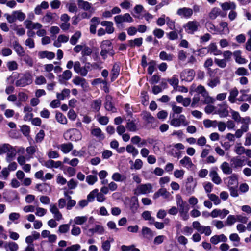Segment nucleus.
<instances>
[{
	"label": "nucleus",
	"mask_w": 251,
	"mask_h": 251,
	"mask_svg": "<svg viewBox=\"0 0 251 251\" xmlns=\"http://www.w3.org/2000/svg\"><path fill=\"white\" fill-rule=\"evenodd\" d=\"M15 19L20 21H23L25 18V15L20 10L13 11Z\"/></svg>",
	"instance_id": "63"
},
{
	"label": "nucleus",
	"mask_w": 251,
	"mask_h": 251,
	"mask_svg": "<svg viewBox=\"0 0 251 251\" xmlns=\"http://www.w3.org/2000/svg\"><path fill=\"white\" fill-rule=\"evenodd\" d=\"M64 137L66 140L70 139L72 141H77L81 139L82 135L80 131L76 129H70L65 132Z\"/></svg>",
	"instance_id": "2"
},
{
	"label": "nucleus",
	"mask_w": 251,
	"mask_h": 251,
	"mask_svg": "<svg viewBox=\"0 0 251 251\" xmlns=\"http://www.w3.org/2000/svg\"><path fill=\"white\" fill-rule=\"evenodd\" d=\"M70 93L69 89H64L60 93H57V98L59 100H63L70 95Z\"/></svg>",
	"instance_id": "48"
},
{
	"label": "nucleus",
	"mask_w": 251,
	"mask_h": 251,
	"mask_svg": "<svg viewBox=\"0 0 251 251\" xmlns=\"http://www.w3.org/2000/svg\"><path fill=\"white\" fill-rule=\"evenodd\" d=\"M217 122L216 120H210L209 119H206L203 121V125L205 128H208L210 127H216L217 125Z\"/></svg>",
	"instance_id": "49"
},
{
	"label": "nucleus",
	"mask_w": 251,
	"mask_h": 251,
	"mask_svg": "<svg viewBox=\"0 0 251 251\" xmlns=\"http://www.w3.org/2000/svg\"><path fill=\"white\" fill-rule=\"evenodd\" d=\"M218 108L216 109L214 114H218L221 118H226L229 114L228 106L226 103H223L218 105Z\"/></svg>",
	"instance_id": "9"
},
{
	"label": "nucleus",
	"mask_w": 251,
	"mask_h": 251,
	"mask_svg": "<svg viewBox=\"0 0 251 251\" xmlns=\"http://www.w3.org/2000/svg\"><path fill=\"white\" fill-rule=\"evenodd\" d=\"M100 24L102 26L106 27V31L107 33L111 34L114 32V28L113 27V24L112 22L103 21L101 22Z\"/></svg>",
	"instance_id": "30"
},
{
	"label": "nucleus",
	"mask_w": 251,
	"mask_h": 251,
	"mask_svg": "<svg viewBox=\"0 0 251 251\" xmlns=\"http://www.w3.org/2000/svg\"><path fill=\"white\" fill-rule=\"evenodd\" d=\"M88 220L87 216H76L74 219V225H81L84 224Z\"/></svg>",
	"instance_id": "42"
},
{
	"label": "nucleus",
	"mask_w": 251,
	"mask_h": 251,
	"mask_svg": "<svg viewBox=\"0 0 251 251\" xmlns=\"http://www.w3.org/2000/svg\"><path fill=\"white\" fill-rule=\"evenodd\" d=\"M229 213V211L226 209L222 210L215 209L210 213V216L212 218L219 217L221 219H224Z\"/></svg>",
	"instance_id": "14"
},
{
	"label": "nucleus",
	"mask_w": 251,
	"mask_h": 251,
	"mask_svg": "<svg viewBox=\"0 0 251 251\" xmlns=\"http://www.w3.org/2000/svg\"><path fill=\"white\" fill-rule=\"evenodd\" d=\"M192 226L200 233L204 234L205 236H210L212 233V230L210 226L201 225L198 221L193 222Z\"/></svg>",
	"instance_id": "3"
},
{
	"label": "nucleus",
	"mask_w": 251,
	"mask_h": 251,
	"mask_svg": "<svg viewBox=\"0 0 251 251\" xmlns=\"http://www.w3.org/2000/svg\"><path fill=\"white\" fill-rule=\"evenodd\" d=\"M176 14L181 18H189L193 15V9L188 7L179 8Z\"/></svg>",
	"instance_id": "13"
},
{
	"label": "nucleus",
	"mask_w": 251,
	"mask_h": 251,
	"mask_svg": "<svg viewBox=\"0 0 251 251\" xmlns=\"http://www.w3.org/2000/svg\"><path fill=\"white\" fill-rule=\"evenodd\" d=\"M75 169L72 167H66L64 170V173L69 177L74 176L75 174Z\"/></svg>",
	"instance_id": "57"
},
{
	"label": "nucleus",
	"mask_w": 251,
	"mask_h": 251,
	"mask_svg": "<svg viewBox=\"0 0 251 251\" xmlns=\"http://www.w3.org/2000/svg\"><path fill=\"white\" fill-rule=\"evenodd\" d=\"M38 56L39 58L41 59L47 58L48 59L51 60L54 58L55 54L52 52L48 51H42L39 52Z\"/></svg>",
	"instance_id": "36"
},
{
	"label": "nucleus",
	"mask_w": 251,
	"mask_h": 251,
	"mask_svg": "<svg viewBox=\"0 0 251 251\" xmlns=\"http://www.w3.org/2000/svg\"><path fill=\"white\" fill-rule=\"evenodd\" d=\"M105 108L107 110L112 112H116V109L112 102V98L110 96L107 95L106 97Z\"/></svg>",
	"instance_id": "24"
},
{
	"label": "nucleus",
	"mask_w": 251,
	"mask_h": 251,
	"mask_svg": "<svg viewBox=\"0 0 251 251\" xmlns=\"http://www.w3.org/2000/svg\"><path fill=\"white\" fill-rule=\"evenodd\" d=\"M221 6L223 10H234L236 7V4L233 2H224L221 4Z\"/></svg>",
	"instance_id": "44"
},
{
	"label": "nucleus",
	"mask_w": 251,
	"mask_h": 251,
	"mask_svg": "<svg viewBox=\"0 0 251 251\" xmlns=\"http://www.w3.org/2000/svg\"><path fill=\"white\" fill-rule=\"evenodd\" d=\"M188 180L189 182L187 183L186 185V191H187L188 193L191 194L194 191V189L196 184V183H194L192 182V178L188 179Z\"/></svg>",
	"instance_id": "52"
},
{
	"label": "nucleus",
	"mask_w": 251,
	"mask_h": 251,
	"mask_svg": "<svg viewBox=\"0 0 251 251\" xmlns=\"http://www.w3.org/2000/svg\"><path fill=\"white\" fill-rule=\"evenodd\" d=\"M220 80L219 77L210 78L207 82V85L211 88H213L220 84Z\"/></svg>",
	"instance_id": "40"
},
{
	"label": "nucleus",
	"mask_w": 251,
	"mask_h": 251,
	"mask_svg": "<svg viewBox=\"0 0 251 251\" xmlns=\"http://www.w3.org/2000/svg\"><path fill=\"white\" fill-rule=\"evenodd\" d=\"M55 118L57 121L61 124L65 125L67 123V118L60 112L56 113Z\"/></svg>",
	"instance_id": "53"
},
{
	"label": "nucleus",
	"mask_w": 251,
	"mask_h": 251,
	"mask_svg": "<svg viewBox=\"0 0 251 251\" xmlns=\"http://www.w3.org/2000/svg\"><path fill=\"white\" fill-rule=\"evenodd\" d=\"M199 26V22L195 20L189 21L183 25V28L185 31L187 33L191 34H193L196 32Z\"/></svg>",
	"instance_id": "5"
},
{
	"label": "nucleus",
	"mask_w": 251,
	"mask_h": 251,
	"mask_svg": "<svg viewBox=\"0 0 251 251\" xmlns=\"http://www.w3.org/2000/svg\"><path fill=\"white\" fill-rule=\"evenodd\" d=\"M227 241V237L224 234L214 235L210 238V242L214 245H216L220 242H226Z\"/></svg>",
	"instance_id": "23"
},
{
	"label": "nucleus",
	"mask_w": 251,
	"mask_h": 251,
	"mask_svg": "<svg viewBox=\"0 0 251 251\" xmlns=\"http://www.w3.org/2000/svg\"><path fill=\"white\" fill-rule=\"evenodd\" d=\"M142 234L145 238L150 239L153 236L152 231L147 227H143L142 229Z\"/></svg>",
	"instance_id": "41"
},
{
	"label": "nucleus",
	"mask_w": 251,
	"mask_h": 251,
	"mask_svg": "<svg viewBox=\"0 0 251 251\" xmlns=\"http://www.w3.org/2000/svg\"><path fill=\"white\" fill-rule=\"evenodd\" d=\"M209 176L211 177V180L215 184L219 185L222 182V179L219 176L218 173L215 170H211L209 173Z\"/></svg>",
	"instance_id": "27"
},
{
	"label": "nucleus",
	"mask_w": 251,
	"mask_h": 251,
	"mask_svg": "<svg viewBox=\"0 0 251 251\" xmlns=\"http://www.w3.org/2000/svg\"><path fill=\"white\" fill-rule=\"evenodd\" d=\"M230 113L231 114V117L233 120L237 123H241L242 125L244 124V123L243 122V119L247 117L248 116H246L245 117H241L240 115L238 112L234 111L233 110H231Z\"/></svg>",
	"instance_id": "34"
},
{
	"label": "nucleus",
	"mask_w": 251,
	"mask_h": 251,
	"mask_svg": "<svg viewBox=\"0 0 251 251\" xmlns=\"http://www.w3.org/2000/svg\"><path fill=\"white\" fill-rule=\"evenodd\" d=\"M189 123L185 116L182 114L180 115L177 118L174 117L170 121V124L175 127H179L181 125L186 126Z\"/></svg>",
	"instance_id": "6"
},
{
	"label": "nucleus",
	"mask_w": 251,
	"mask_h": 251,
	"mask_svg": "<svg viewBox=\"0 0 251 251\" xmlns=\"http://www.w3.org/2000/svg\"><path fill=\"white\" fill-rule=\"evenodd\" d=\"M16 150L13 147H11V149L7 152V156L6 157V160L7 162H10L13 158L16 155Z\"/></svg>",
	"instance_id": "51"
},
{
	"label": "nucleus",
	"mask_w": 251,
	"mask_h": 251,
	"mask_svg": "<svg viewBox=\"0 0 251 251\" xmlns=\"http://www.w3.org/2000/svg\"><path fill=\"white\" fill-rule=\"evenodd\" d=\"M25 27L28 30L40 29L42 25L39 23H34L30 20H26L24 22Z\"/></svg>",
	"instance_id": "15"
},
{
	"label": "nucleus",
	"mask_w": 251,
	"mask_h": 251,
	"mask_svg": "<svg viewBox=\"0 0 251 251\" xmlns=\"http://www.w3.org/2000/svg\"><path fill=\"white\" fill-rule=\"evenodd\" d=\"M72 75V73L70 70L64 71L62 74L59 76V81L60 83H63L65 81L70 79Z\"/></svg>",
	"instance_id": "29"
},
{
	"label": "nucleus",
	"mask_w": 251,
	"mask_h": 251,
	"mask_svg": "<svg viewBox=\"0 0 251 251\" xmlns=\"http://www.w3.org/2000/svg\"><path fill=\"white\" fill-rule=\"evenodd\" d=\"M142 217L145 220L149 221L151 223L154 222V218L151 216V212L149 211H145L142 214Z\"/></svg>",
	"instance_id": "60"
},
{
	"label": "nucleus",
	"mask_w": 251,
	"mask_h": 251,
	"mask_svg": "<svg viewBox=\"0 0 251 251\" xmlns=\"http://www.w3.org/2000/svg\"><path fill=\"white\" fill-rule=\"evenodd\" d=\"M72 82L76 85H80L84 89H87L88 86L85 79L79 76L75 77Z\"/></svg>",
	"instance_id": "21"
},
{
	"label": "nucleus",
	"mask_w": 251,
	"mask_h": 251,
	"mask_svg": "<svg viewBox=\"0 0 251 251\" xmlns=\"http://www.w3.org/2000/svg\"><path fill=\"white\" fill-rule=\"evenodd\" d=\"M251 119L250 117H247L243 119V122L244 124L242 125L241 128L237 129L236 131L235 134H234L235 137L239 138H240L244 133L247 132L249 129V125L251 123Z\"/></svg>",
	"instance_id": "7"
},
{
	"label": "nucleus",
	"mask_w": 251,
	"mask_h": 251,
	"mask_svg": "<svg viewBox=\"0 0 251 251\" xmlns=\"http://www.w3.org/2000/svg\"><path fill=\"white\" fill-rule=\"evenodd\" d=\"M77 4L79 8L88 11L91 8V4L83 0H77Z\"/></svg>",
	"instance_id": "39"
},
{
	"label": "nucleus",
	"mask_w": 251,
	"mask_h": 251,
	"mask_svg": "<svg viewBox=\"0 0 251 251\" xmlns=\"http://www.w3.org/2000/svg\"><path fill=\"white\" fill-rule=\"evenodd\" d=\"M81 33L79 31H76L75 34L72 35L70 38V43L71 44L73 45H75L78 39L81 37Z\"/></svg>",
	"instance_id": "45"
},
{
	"label": "nucleus",
	"mask_w": 251,
	"mask_h": 251,
	"mask_svg": "<svg viewBox=\"0 0 251 251\" xmlns=\"http://www.w3.org/2000/svg\"><path fill=\"white\" fill-rule=\"evenodd\" d=\"M69 39V36L64 34L60 35L57 37V39L54 41L53 45L57 48L60 47L62 43H67Z\"/></svg>",
	"instance_id": "17"
},
{
	"label": "nucleus",
	"mask_w": 251,
	"mask_h": 251,
	"mask_svg": "<svg viewBox=\"0 0 251 251\" xmlns=\"http://www.w3.org/2000/svg\"><path fill=\"white\" fill-rule=\"evenodd\" d=\"M142 38H138L134 40H130L128 41L129 45L131 47H134L136 46L140 47L142 45Z\"/></svg>",
	"instance_id": "55"
},
{
	"label": "nucleus",
	"mask_w": 251,
	"mask_h": 251,
	"mask_svg": "<svg viewBox=\"0 0 251 251\" xmlns=\"http://www.w3.org/2000/svg\"><path fill=\"white\" fill-rule=\"evenodd\" d=\"M56 14L48 12L42 18V22L45 23H49L53 22L56 17Z\"/></svg>",
	"instance_id": "35"
},
{
	"label": "nucleus",
	"mask_w": 251,
	"mask_h": 251,
	"mask_svg": "<svg viewBox=\"0 0 251 251\" xmlns=\"http://www.w3.org/2000/svg\"><path fill=\"white\" fill-rule=\"evenodd\" d=\"M98 180V178L95 175H88L86 176V181L88 184L92 185L95 183Z\"/></svg>",
	"instance_id": "62"
},
{
	"label": "nucleus",
	"mask_w": 251,
	"mask_h": 251,
	"mask_svg": "<svg viewBox=\"0 0 251 251\" xmlns=\"http://www.w3.org/2000/svg\"><path fill=\"white\" fill-rule=\"evenodd\" d=\"M214 62L218 67L221 68H224L226 66L227 62L224 59L215 58Z\"/></svg>",
	"instance_id": "58"
},
{
	"label": "nucleus",
	"mask_w": 251,
	"mask_h": 251,
	"mask_svg": "<svg viewBox=\"0 0 251 251\" xmlns=\"http://www.w3.org/2000/svg\"><path fill=\"white\" fill-rule=\"evenodd\" d=\"M73 145L71 143H67L60 145L58 149H60L63 153L67 154L73 150Z\"/></svg>",
	"instance_id": "28"
},
{
	"label": "nucleus",
	"mask_w": 251,
	"mask_h": 251,
	"mask_svg": "<svg viewBox=\"0 0 251 251\" xmlns=\"http://www.w3.org/2000/svg\"><path fill=\"white\" fill-rule=\"evenodd\" d=\"M208 53L213 54L214 55H219L222 54V51L219 50L215 43H210L207 48Z\"/></svg>",
	"instance_id": "22"
},
{
	"label": "nucleus",
	"mask_w": 251,
	"mask_h": 251,
	"mask_svg": "<svg viewBox=\"0 0 251 251\" xmlns=\"http://www.w3.org/2000/svg\"><path fill=\"white\" fill-rule=\"evenodd\" d=\"M231 165L233 169L242 167L244 165V160L239 158L238 156L234 157L231 159Z\"/></svg>",
	"instance_id": "16"
},
{
	"label": "nucleus",
	"mask_w": 251,
	"mask_h": 251,
	"mask_svg": "<svg viewBox=\"0 0 251 251\" xmlns=\"http://www.w3.org/2000/svg\"><path fill=\"white\" fill-rule=\"evenodd\" d=\"M74 70L75 73L83 76H85L87 75V71L83 69V67L81 66L80 62L78 61L74 62Z\"/></svg>",
	"instance_id": "18"
},
{
	"label": "nucleus",
	"mask_w": 251,
	"mask_h": 251,
	"mask_svg": "<svg viewBox=\"0 0 251 251\" xmlns=\"http://www.w3.org/2000/svg\"><path fill=\"white\" fill-rule=\"evenodd\" d=\"M174 55L171 53H167L164 51H162L159 54V58L161 60L172 61L174 58Z\"/></svg>",
	"instance_id": "37"
},
{
	"label": "nucleus",
	"mask_w": 251,
	"mask_h": 251,
	"mask_svg": "<svg viewBox=\"0 0 251 251\" xmlns=\"http://www.w3.org/2000/svg\"><path fill=\"white\" fill-rule=\"evenodd\" d=\"M220 168L223 173L225 174L229 175L232 173V167H230L229 163L227 162H223L220 165Z\"/></svg>",
	"instance_id": "32"
},
{
	"label": "nucleus",
	"mask_w": 251,
	"mask_h": 251,
	"mask_svg": "<svg viewBox=\"0 0 251 251\" xmlns=\"http://www.w3.org/2000/svg\"><path fill=\"white\" fill-rule=\"evenodd\" d=\"M91 134L100 140H102L105 136L100 128H95L91 130Z\"/></svg>",
	"instance_id": "38"
},
{
	"label": "nucleus",
	"mask_w": 251,
	"mask_h": 251,
	"mask_svg": "<svg viewBox=\"0 0 251 251\" xmlns=\"http://www.w3.org/2000/svg\"><path fill=\"white\" fill-rule=\"evenodd\" d=\"M152 185L150 183L139 185L135 189V194L136 195L146 194L151 192Z\"/></svg>",
	"instance_id": "8"
},
{
	"label": "nucleus",
	"mask_w": 251,
	"mask_h": 251,
	"mask_svg": "<svg viewBox=\"0 0 251 251\" xmlns=\"http://www.w3.org/2000/svg\"><path fill=\"white\" fill-rule=\"evenodd\" d=\"M225 183L228 187V188L232 187H238V178L235 175H232L227 177L225 180Z\"/></svg>",
	"instance_id": "12"
},
{
	"label": "nucleus",
	"mask_w": 251,
	"mask_h": 251,
	"mask_svg": "<svg viewBox=\"0 0 251 251\" xmlns=\"http://www.w3.org/2000/svg\"><path fill=\"white\" fill-rule=\"evenodd\" d=\"M239 93L238 90L236 88H233L231 89L229 92V96L228 97V100L231 103H234L236 102L237 99L236 97L238 96Z\"/></svg>",
	"instance_id": "33"
},
{
	"label": "nucleus",
	"mask_w": 251,
	"mask_h": 251,
	"mask_svg": "<svg viewBox=\"0 0 251 251\" xmlns=\"http://www.w3.org/2000/svg\"><path fill=\"white\" fill-rule=\"evenodd\" d=\"M100 55L103 59L107 58V54L113 56L114 54V51L113 50L112 43L110 40H104L102 42L101 45Z\"/></svg>",
	"instance_id": "1"
},
{
	"label": "nucleus",
	"mask_w": 251,
	"mask_h": 251,
	"mask_svg": "<svg viewBox=\"0 0 251 251\" xmlns=\"http://www.w3.org/2000/svg\"><path fill=\"white\" fill-rule=\"evenodd\" d=\"M195 72L192 69H185L180 74V78L183 81H191L195 76Z\"/></svg>",
	"instance_id": "11"
},
{
	"label": "nucleus",
	"mask_w": 251,
	"mask_h": 251,
	"mask_svg": "<svg viewBox=\"0 0 251 251\" xmlns=\"http://www.w3.org/2000/svg\"><path fill=\"white\" fill-rule=\"evenodd\" d=\"M120 67L118 64H114L111 71L112 80L115 79L119 74Z\"/></svg>",
	"instance_id": "50"
},
{
	"label": "nucleus",
	"mask_w": 251,
	"mask_h": 251,
	"mask_svg": "<svg viewBox=\"0 0 251 251\" xmlns=\"http://www.w3.org/2000/svg\"><path fill=\"white\" fill-rule=\"evenodd\" d=\"M44 166L48 168H58L62 166V163L60 161H55L50 159L45 163Z\"/></svg>",
	"instance_id": "20"
},
{
	"label": "nucleus",
	"mask_w": 251,
	"mask_h": 251,
	"mask_svg": "<svg viewBox=\"0 0 251 251\" xmlns=\"http://www.w3.org/2000/svg\"><path fill=\"white\" fill-rule=\"evenodd\" d=\"M114 20L117 24L124 22L130 23L133 21V18L128 13L117 15L114 17Z\"/></svg>",
	"instance_id": "10"
},
{
	"label": "nucleus",
	"mask_w": 251,
	"mask_h": 251,
	"mask_svg": "<svg viewBox=\"0 0 251 251\" xmlns=\"http://www.w3.org/2000/svg\"><path fill=\"white\" fill-rule=\"evenodd\" d=\"M130 205L131 210L133 212H136L139 207L138 200L137 198L135 197H132L131 199Z\"/></svg>",
	"instance_id": "47"
},
{
	"label": "nucleus",
	"mask_w": 251,
	"mask_h": 251,
	"mask_svg": "<svg viewBox=\"0 0 251 251\" xmlns=\"http://www.w3.org/2000/svg\"><path fill=\"white\" fill-rule=\"evenodd\" d=\"M101 100L100 99L94 100L91 103V106L93 111L98 112L101 105Z\"/></svg>",
	"instance_id": "43"
},
{
	"label": "nucleus",
	"mask_w": 251,
	"mask_h": 251,
	"mask_svg": "<svg viewBox=\"0 0 251 251\" xmlns=\"http://www.w3.org/2000/svg\"><path fill=\"white\" fill-rule=\"evenodd\" d=\"M113 241V239L103 241L101 242V248L104 251H109L111 248V243Z\"/></svg>",
	"instance_id": "56"
},
{
	"label": "nucleus",
	"mask_w": 251,
	"mask_h": 251,
	"mask_svg": "<svg viewBox=\"0 0 251 251\" xmlns=\"http://www.w3.org/2000/svg\"><path fill=\"white\" fill-rule=\"evenodd\" d=\"M113 180L117 182H122L125 179V177L119 173H114L112 176Z\"/></svg>",
	"instance_id": "61"
},
{
	"label": "nucleus",
	"mask_w": 251,
	"mask_h": 251,
	"mask_svg": "<svg viewBox=\"0 0 251 251\" xmlns=\"http://www.w3.org/2000/svg\"><path fill=\"white\" fill-rule=\"evenodd\" d=\"M104 232V229L102 226L100 225H95L94 227L88 230V232L91 235L97 233L98 234H102Z\"/></svg>",
	"instance_id": "25"
},
{
	"label": "nucleus",
	"mask_w": 251,
	"mask_h": 251,
	"mask_svg": "<svg viewBox=\"0 0 251 251\" xmlns=\"http://www.w3.org/2000/svg\"><path fill=\"white\" fill-rule=\"evenodd\" d=\"M33 80L32 75L29 73H26L15 83L17 87H25L32 83Z\"/></svg>",
	"instance_id": "4"
},
{
	"label": "nucleus",
	"mask_w": 251,
	"mask_h": 251,
	"mask_svg": "<svg viewBox=\"0 0 251 251\" xmlns=\"http://www.w3.org/2000/svg\"><path fill=\"white\" fill-rule=\"evenodd\" d=\"M241 54L242 52L240 50H236L233 52V56L235 62L239 64H246L248 61L242 56Z\"/></svg>",
	"instance_id": "19"
},
{
	"label": "nucleus",
	"mask_w": 251,
	"mask_h": 251,
	"mask_svg": "<svg viewBox=\"0 0 251 251\" xmlns=\"http://www.w3.org/2000/svg\"><path fill=\"white\" fill-rule=\"evenodd\" d=\"M170 105L172 107V109L173 113L172 114V117H174L175 114H180L183 111V108L182 107L177 106L175 102H171Z\"/></svg>",
	"instance_id": "46"
},
{
	"label": "nucleus",
	"mask_w": 251,
	"mask_h": 251,
	"mask_svg": "<svg viewBox=\"0 0 251 251\" xmlns=\"http://www.w3.org/2000/svg\"><path fill=\"white\" fill-rule=\"evenodd\" d=\"M126 127L130 131L134 132L137 130V126L133 121H128L127 123Z\"/></svg>",
	"instance_id": "64"
},
{
	"label": "nucleus",
	"mask_w": 251,
	"mask_h": 251,
	"mask_svg": "<svg viewBox=\"0 0 251 251\" xmlns=\"http://www.w3.org/2000/svg\"><path fill=\"white\" fill-rule=\"evenodd\" d=\"M12 147L9 144L0 145V155L7 153L10 149H11Z\"/></svg>",
	"instance_id": "59"
},
{
	"label": "nucleus",
	"mask_w": 251,
	"mask_h": 251,
	"mask_svg": "<svg viewBox=\"0 0 251 251\" xmlns=\"http://www.w3.org/2000/svg\"><path fill=\"white\" fill-rule=\"evenodd\" d=\"M126 151L132 155L133 157L136 156L138 154V151L133 146L128 145L126 147Z\"/></svg>",
	"instance_id": "54"
},
{
	"label": "nucleus",
	"mask_w": 251,
	"mask_h": 251,
	"mask_svg": "<svg viewBox=\"0 0 251 251\" xmlns=\"http://www.w3.org/2000/svg\"><path fill=\"white\" fill-rule=\"evenodd\" d=\"M180 163L184 167L187 169H191L194 165L191 158L187 156H184L180 160Z\"/></svg>",
	"instance_id": "31"
},
{
	"label": "nucleus",
	"mask_w": 251,
	"mask_h": 251,
	"mask_svg": "<svg viewBox=\"0 0 251 251\" xmlns=\"http://www.w3.org/2000/svg\"><path fill=\"white\" fill-rule=\"evenodd\" d=\"M142 119L148 124H153L156 122V119L149 112H143L141 114Z\"/></svg>",
	"instance_id": "26"
}]
</instances>
